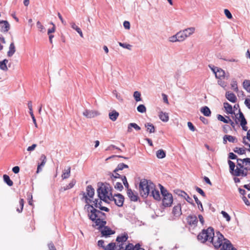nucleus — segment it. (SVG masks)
Segmentation results:
<instances>
[{"instance_id":"obj_1","label":"nucleus","mask_w":250,"mask_h":250,"mask_svg":"<svg viewBox=\"0 0 250 250\" xmlns=\"http://www.w3.org/2000/svg\"><path fill=\"white\" fill-rule=\"evenodd\" d=\"M83 197L85 198V202L86 204L84 208L87 212L89 219L95 223V225H93V227H97L99 229H102L106 224V222L105 221V214L90 205L89 203L91 202L92 200L88 199L84 193H83Z\"/></svg>"},{"instance_id":"obj_2","label":"nucleus","mask_w":250,"mask_h":250,"mask_svg":"<svg viewBox=\"0 0 250 250\" xmlns=\"http://www.w3.org/2000/svg\"><path fill=\"white\" fill-rule=\"evenodd\" d=\"M112 188L109 184L102 183L97 189L98 197L101 200L106 202L108 200H112L113 196L111 193Z\"/></svg>"},{"instance_id":"obj_3","label":"nucleus","mask_w":250,"mask_h":250,"mask_svg":"<svg viewBox=\"0 0 250 250\" xmlns=\"http://www.w3.org/2000/svg\"><path fill=\"white\" fill-rule=\"evenodd\" d=\"M154 185L146 179H142L139 184V190L140 194L143 197H146L153 189Z\"/></svg>"},{"instance_id":"obj_4","label":"nucleus","mask_w":250,"mask_h":250,"mask_svg":"<svg viewBox=\"0 0 250 250\" xmlns=\"http://www.w3.org/2000/svg\"><path fill=\"white\" fill-rule=\"evenodd\" d=\"M161 194L163 196V205L165 207H170L173 203V197L171 193L161 185L159 184Z\"/></svg>"},{"instance_id":"obj_5","label":"nucleus","mask_w":250,"mask_h":250,"mask_svg":"<svg viewBox=\"0 0 250 250\" xmlns=\"http://www.w3.org/2000/svg\"><path fill=\"white\" fill-rule=\"evenodd\" d=\"M214 235V229L212 228L209 227L207 229H204L200 233L198 236V239L202 243L210 240L212 236Z\"/></svg>"},{"instance_id":"obj_6","label":"nucleus","mask_w":250,"mask_h":250,"mask_svg":"<svg viewBox=\"0 0 250 250\" xmlns=\"http://www.w3.org/2000/svg\"><path fill=\"white\" fill-rule=\"evenodd\" d=\"M228 240H226L224 236L220 232H216V235L212 236L210 242L211 243L214 247L216 249H218L220 248L221 246H223L225 242H227ZM223 250V249L222 248Z\"/></svg>"},{"instance_id":"obj_7","label":"nucleus","mask_w":250,"mask_h":250,"mask_svg":"<svg viewBox=\"0 0 250 250\" xmlns=\"http://www.w3.org/2000/svg\"><path fill=\"white\" fill-rule=\"evenodd\" d=\"M242 159H237V166L234 172L232 173V175L235 176L245 177L248 175L246 171H244L243 168L245 163H243L240 160Z\"/></svg>"},{"instance_id":"obj_8","label":"nucleus","mask_w":250,"mask_h":250,"mask_svg":"<svg viewBox=\"0 0 250 250\" xmlns=\"http://www.w3.org/2000/svg\"><path fill=\"white\" fill-rule=\"evenodd\" d=\"M94 189L92 188V187L91 185L88 186L86 187V193L84 192H82L83 198L85 199V198L83 197V193H84L86 195L87 198L88 199L91 200V199L93 198L94 195Z\"/></svg>"},{"instance_id":"obj_9","label":"nucleus","mask_w":250,"mask_h":250,"mask_svg":"<svg viewBox=\"0 0 250 250\" xmlns=\"http://www.w3.org/2000/svg\"><path fill=\"white\" fill-rule=\"evenodd\" d=\"M84 116L87 118H92L97 116L100 114L99 112L96 110H90L85 109L83 113Z\"/></svg>"},{"instance_id":"obj_10","label":"nucleus","mask_w":250,"mask_h":250,"mask_svg":"<svg viewBox=\"0 0 250 250\" xmlns=\"http://www.w3.org/2000/svg\"><path fill=\"white\" fill-rule=\"evenodd\" d=\"M112 200L114 201L115 204L118 207H122L124 202V197L121 194L115 195L112 198Z\"/></svg>"},{"instance_id":"obj_11","label":"nucleus","mask_w":250,"mask_h":250,"mask_svg":"<svg viewBox=\"0 0 250 250\" xmlns=\"http://www.w3.org/2000/svg\"><path fill=\"white\" fill-rule=\"evenodd\" d=\"M102 200L100 199H95L93 201V203L94 205V208H99L101 210L105 211L106 212L109 211V209L108 208L104 207L102 206Z\"/></svg>"},{"instance_id":"obj_12","label":"nucleus","mask_w":250,"mask_h":250,"mask_svg":"<svg viewBox=\"0 0 250 250\" xmlns=\"http://www.w3.org/2000/svg\"><path fill=\"white\" fill-rule=\"evenodd\" d=\"M149 194L150 196H152L154 199L156 200L160 201L161 199V197L160 192L158 190H157L155 188V186L153 187V189H151L150 193Z\"/></svg>"},{"instance_id":"obj_13","label":"nucleus","mask_w":250,"mask_h":250,"mask_svg":"<svg viewBox=\"0 0 250 250\" xmlns=\"http://www.w3.org/2000/svg\"><path fill=\"white\" fill-rule=\"evenodd\" d=\"M103 227H104V229L101 230L102 236L108 237L114 233V231L111 230L109 228L105 226Z\"/></svg>"},{"instance_id":"obj_14","label":"nucleus","mask_w":250,"mask_h":250,"mask_svg":"<svg viewBox=\"0 0 250 250\" xmlns=\"http://www.w3.org/2000/svg\"><path fill=\"white\" fill-rule=\"evenodd\" d=\"M127 194L131 201L135 202L138 200V197L137 193L133 192L131 189L127 190Z\"/></svg>"},{"instance_id":"obj_15","label":"nucleus","mask_w":250,"mask_h":250,"mask_svg":"<svg viewBox=\"0 0 250 250\" xmlns=\"http://www.w3.org/2000/svg\"><path fill=\"white\" fill-rule=\"evenodd\" d=\"M226 98L230 102L234 103L236 102V97L234 94L230 91H227L226 93Z\"/></svg>"},{"instance_id":"obj_16","label":"nucleus","mask_w":250,"mask_h":250,"mask_svg":"<svg viewBox=\"0 0 250 250\" xmlns=\"http://www.w3.org/2000/svg\"><path fill=\"white\" fill-rule=\"evenodd\" d=\"M172 213L174 214V215L176 217L181 215V214H182V211L180 204H178L177 205L174 207L172 210Z\"/></svg>"},{"instance_id":"obj_17","label":"nucleus","mask_w":250,"mask_h":250,"mask_svg":"<svg viewBox=\"0 0 250 250\" xmlns=\"http://www.w3.org/2000/svg\"><path fill=\"white\" fill-rule=\"evenodd\" d=\"M187 221L190 225H195L198 222L197 217L195 215L188 216L187 218Z\"/></svg>"},{"instance_id":"obj_18","label":"nucleus","mask_w":250,"mask_h":250,"mask_svg":"<svg viewBox=\"0 0 250 250\" xmlns=\"http://www.w3.org/2000/svg\"><path fill=\"white\" fill-rule=\"evenodd\" d=\"M76 180L73 179L68 185H66L65 187H61V188H60V191H64L67 189L72 188L76 184Z\"/></svg>"},{"instance_id":"obj_19","label":"nucleus","mask_w":250,"mask_h":250,"mask_svg":"<svg viewBox=\"0 0 250 250\" xmlns=\"http://www.w3.org/2000/svg\"><path fill=\"white\" fill-rule=\"evenodd\" d=\"M184 33L186 35L187 38L189 37L192 35L195 31V28L194 27H191L187 28L184 30H183Z\"/></svg>"},{"instance_id":"obj_20","label":"nucleus","mask_w":250,"mask_h":250,"mask_svg":"<svg viewBox=\"0 0 250 250\" xmlns=\"http://www.w3.org/2000/svg\"><path fill=\"white\" fill-rule=\"evenodd\" d=\"M223 250H236L232 245L231 244L229 241H227L225 242L223 246Z\"/></svg>"},{"instance_id":"obj_21","label":"nucleus","mask_w":250,"mask_h":250,"mask_svg":"<svg viewBox=\"0 0 250 250\" xmlns=\"http://www.w3.org/2000/svg\"><path fill=\"white\" fill-rule=\"evenodd\" d=\"M128 239V235L127 234L125 233L121 235L118 236L116 238V241L118 243H123L125 242Z\"/></svg>"},{"instance_id":"obj_22","label":"nucleus","mask_w":250,"mask_h":250,"mask_svg":"<svg viewBox=\"0 0 250 250\" xmlns=\"http://www.w3.org/2000/svg\"><path fill=\"white\" fill-rule=\"evenodd\" d=\"M236 140V139L235 137L231 135H226L223 137V143L226 144L227 141H229V142L234 143Z\"/></svg>"},{"instance_id":"obj_23","label":"nucleus","mask_w":250,"mask_h":250,"mask_svg":"<svg viewBox=\"0 0 250 250\" xmlns=\"http://www.w3.org/2000/svg\"><path fill=\"white\" fill-rule=\"evenodd\" d=\"M215 77L216 78L218 79H221L222 78H225L226 76L224 70L218 68V69L215 72Z\"/></svg>"},{"instance_id":"obj_24","label":"nucleus","mask_w":250,"mask_h":250,"mask_svg":"<svg viewBox=\"0 0 250 250\" xmlns=\"http://www.w3.org/2000/svg\"><path fill=\"white\" fill-rule=\"evenodd\" d=\"M71 167H68L66 169H64L62 171V179H66L69 177L70 175Z\"/></svg>"},{"instance_id":"obj_25","label":"nucleus","mask_w":250,"mask_h":250,"mask_svg":"<svg viewBox=\"0 0 250 250\" xmlns=\"http://www.w3.org/2000/svg\"><path fill=\"white\" fill-rule=\"evenodd\" d=\"M132 128H134L136 130H140L141 129L140 127L136 123H132L128 124L127 127V132H131L132 131Z\"/></svg>"},{"instance_id":"obj_26","label":"nucleus","mask_w":250,"mask_h":250,"mask_svg":"<svg viewBox=\"0 0 250 250\" xmlns=\"http://www.w3.org/2000/svg\"><path fill=\"white\" fill-rule=\"evenodd\" d=\"M70 25H71V28L72 29H73L74 30H76L78 32V33L80 35L81 37H82V38L83 37V32H82L81 29H80V28H79L78 26L76 25V24H75V22H71L70 23Z\"/></svg>"},{"instance_id":"obj_27","label":"nucleus","mask_w":250,"mask_h":250,"mask_svg":"<svg viewBox=\"0 0 250 250\" xmlns=\"http://www.w3.org/2000/svg\"><path fill=\"white\" fill-rule=\"evenodd\" d=\"M200 111L205 116L209 117L211 115L210 110L207 106H205L202 107L200 109Z\"/></svg>"},{"instance_id":"obj_28","label":"nucleus","mask_w":250,"mask_h":250,"mask_svg":"<svg viewBox=\"0 0 250 250\" xmlns=\"http://www.w3.org/2000/svg\"><path fill=\"white\" fill-rule=\"evenodd\" d=\"M119 114L116 110H113L111 112L109 113V117L111 120L112 121H115L118 117L119 116Z\"/></svg>"},{"instance_id":"obj_29","label":"nucleus","mask_w":250,"mask_h":250,"mask_svg":"<svg viewBox=\"0 0 250 250\" xmlns=\"http://www.w3.org/2000/svg\"><path fill=\"white\" fill-rule=\"evenodd\" d=\"M159 117L160 119L164 122H167L169 120V117L167 113L166 112H163L162 111L160 112L159 114Z\"/></svg>"},{"instance_id":"obj_30","label":"nucleus","mask_w":250,"mask_h":250,"mask_svg":"<svg viewBox=\"0 0 250 250\" xmlns=\"http://www.w3.org/2000/svg\"><path fill=\"white\" fill-rule=\"evenodd\" d=\"M224 107L227 113L232 114L233 113L232 106L228 103L226 102L224 103Z\"/></svg>"},{"instance_id":"obj_31","label":"nucleus","mask_w":250,"mask_h":250,"mask_svg":"<svg viewBox=\"0 0 250 250\" xmlns=\"http://www.w3.org/2000/svg\"><path fill=\"white\" fill-rule=\"evenodd\" d=\"M16 51L15 46L13 42L10 43L9 51L7 52L8 57H11L15 53Z\"/></svg>"},{"instance_id":"obj_32","label":"nucleus","mask_w":250,"mask_h":250,"mask_svg":"<svg viewBox=\"0 0 250 250\" xmlns=\"http://www.w3.org/2000/svg\"><path fill=\"white\" fill-rule=\"evenodd\" d=\"M177 35L178 36V38L179 39V42H183L185 41L187 38L186 35L184 33L183 30L177 32Z\"/></svg>"},{"instance_id":"obj_33","label":"nucleus","mask_w":250,"mask_h":250,"mask_svg":"<svg viewBox=\"0 0 250 250\" xmlns=\"http://www.w3.org/2000/svg\"><path fill=\"white\" fill-rule=\"evenodd\" d=\"M8 61L7 59H4L2 61H0V68L5 71H6L8 70V68L6 65V63L8 62Z\"/></svg>"},{"instance_id":"obj_34","label":"nucleus","mask_w":250,"mask_h":250,"mask_svg":"<svg viewBox=\"0 0 250 250\" xmlns=\"http://www.w3.org/2000/svg\"><path fill=\"white\" fill-rule=\"evenodd\" d=\"M117 248L115 243H110L104 248V250H115Z\"/></svg>"},{"instance_id":"obj_35","label":"nucleus","mask_w":250,"mask_h":250,"mask_svg":"<svg viewBox=\"0 0 250 250\" xmlns=\"http://www.w3.org/2000/svg\"><path fill=\"white\" fill-rule=\"evenodd\" d=\"M145 126L147 128V130L150 133H154L155 131L154 125L151 123L146 124Z\"/></svg>"},{"instance_id":"obj_36","label":"nucleus","mask_w":250,"mask_h":250,"mask_svg":"<svg viewBox=\"0 0 250 250\" xmlns=\"http://www.w3.org/2000/svg\"><path fill=\"white\" fill-rule=\"evenodd\" d=\"M125 168H128V165L125 164L124 163L119 164L116 169L114 170V172L116 173V172L122 170Z\"/></svg>"},{"instance_id":"obj_37","label":"nucleus","mask_w":250,"mask_h":250,"mask_svg":"<svg viewBox=\"0 0 250 250\" xmlns=\"http://www.w3.org/2000/svg\"><path fill=\"white\" fill-rule=\"evenodd\" d=\"M244 88L249 93H250V81L246 80L243 83Z\"/></svg>"},{"instance_id":"obj_38","label":"nucleus","mask_w":250,"mask_h":250,"mask_svg":"<svg viewBox=\"0 0 250 250\" xmlns=\"http://www.w3.org/2000/svg\"><path fill=\"white\" fill-rule=\"evenodd\" d=\"M156 156L159 159H162L166 157V153L163 149H159L156 152Z\"/></svg>"},{"instance_id":"obj_39","label":"nucleus","mask_w":250,"mask_h":250,"mask_svg":"<svg viewBox=\"0 0 250 250\" xmlns=\"http://www.w3.org/2000/svg\"><path fill=\"white\" fill-rule=\"evenodd\" d=\"M4 182L9 186H12L13 184V182L10 180L9 176L5 174L3 176Z\"/></svg>"},{"instance_id":"obj_40","label":"nucleus","mask_w":250,"mask_h":250,"mask_svg":"<svg viewBox=\"0 0 250 250\" xmlns=\"http://www.w3.org/2000/svg\"><path fill=\"white\" fill-rule=\"evenodd\" d=\"M3 26L1 27V31L7 32L10 29V24L7 21H5Z\"/></svg>"},{"instance_id":"obj_41","label":"nucleus","mask_w":250,"mask_h":250,"mask_svg":"<svg viewBox=\"0 0 250 250\" xmlns=\"http://www.w3.org/2000/svg\"><path fill=\"white\" fill-rule=\"evenodd\" d=\"M238 120L240 122V124L242 123L243 125H244L245 122H247L243 114L240 110L239 111V117L238 118Z\"/></svg>"},{"instance_id":"obj_42","label":"nucleus","mask_w":250,"mask_h":250,"mask_svg":"<svg viewBox=\"0 0 250 250\" xmlns=\"http://www.w3.org/2000/svg\"><path fill=\"white\" fill-rule=\"evenodd\" d=\"M141 93L138 91H136L134 92L133 97L136 102H139L142 100L141 98Z\"/></svg>"},{"instance_id":"obj_43","label":"nucleus","mask_w":250,"mask_h":250,"mask_svg":"<svg viewBox=\"0 0 250 250\" xmlns=\"http://www.w3.org/2000/svg\"><path fill=\"white\" fill-rule=\"evenodd\" d=\"M228 164L229 165V170L230 172L232 174V173L234 172L235 171V164L231 161L229 160L228 161Z\"/></svg>"},{"instance_id":"obj_44","label":"nucleus","mask_w":250,"mask_h":250,"mask_svg":"<svg viewBox=\"0 0 250 250\" xmlns=\"http://www.w3.org/2000/svg\"><path fill=\"white\" fill-rule=\"evenodd\" d=\"M193 198H194L196 204L198 205L199 209L201 211H203L204 209H203V207L201 202L198 200L197 197L196 195H194Z\"/></svg>"},{"instance_id":"obj_45","label":"nucleus","mask_w":250,"mask_h":250,"mask_svg":"<svg viewBox=\"0 0 250 250\" xmlns=\"http://www.w3.org/2000/svg\"><path fill=\"white\" fill-rule=\"evenodd\" d=\"M168 41H169V42H179L177 34L170 37L168 38Z\"/></svg>"},{"instance_id":"obj_46","label":"nucleus","mask_w":250,"mask_h":250,"mask_svg":"<svg viewBox=\"0 0 250 250\" xmlns=\"http://www.w3.org/2000/svg\"><path fill=\"white\" fill-rule=\"evenodd\" d=\"M231 87L234 91H238V87L237 82L235 80H232L231 82Z\"/></svg>"},{"instance_id":"obj_47","label":"nucleus","mask_w":250,"mask_h":250,"mask_svg":"<svg viewBox=\"0 0 250 250\" xmlns=\"http://www.w3.org/2000/svg\"><path fill=\"white\" fill-rule=\"evenodd\" d=\"M233 151L235 152L238 153V154H243L245 153V149H243L242 148H240L238 147H236L233 149Z\"/></svg>"},{"instance_id":"obj_48","label":"nucleus","mask_w":250,"mask_h":250,"mask_svg":"<svg viewBox=\"0 0 250 250\" xmlns=\"http://www.w3.org/2000/svg\"><path fill=\"white\" fill-rule=\"evenodd\" d=\"M19 204H20V208H17V211L18 212L21 213L22 211L23 206H24V200H23V199H20V202H19Z\"/></svg>"},{"instance_id":"obj_49","label":"nucleus","mask_w":250,"mask_h":250,"mask_svg":"<svg viewBox=\"0 0 250 250\" xmlns=\"http://www.w3.org/2000/svg\"><path fill=\"white\" fill-rule=\"evenodd\" d=\"M137 109L140 113H145L146 111V108L144 104H140L138 106Z\"/></svg>"},{"instance_id":"obj_50","label":"nucleus","mask_w":250,"mask_h":250,"mask_svg":"<svg viewBox=\"0 0 250 250\" xmlns=\"http://www.w3.org/2000/svg\"><path fill=\"white\" fill-rule=\"evenodd\" d=\"M121 179L123 181V183L125 188H127V190L129 189V184L127 181L126 177L125 176H122L121 177Z\"/></svg>"},{"instance_id":"obj_51","label":"nucleus","mask_w":250,"mask_h":250,"mask_svg":"<svg viewBox=\"0 0 250 250\" xmlns=\"http://www.w3.org/2000/svg\"><path fill=\"white\" fill-rule=\"evenodd\" d=\"M37 27L41 32L43 33L45 32V28L40 21L37 22Z\"/></svg>"},{"instance_id":"obj_52","label":"nucleus","mask_w":250,"mask_h":250,"mask_svg":"<svg viewBox=\"0 0 250 250\" xmlns=\"http://www.w3.org/2000/svg\"><path fill=\"white\" fill-rule=\"evenodd\" d=\"M40 160L42 161V162L39 165L42 167L45 165V164L46 162V156L44 154H42L41 156Z\"/></svg>"},{"instance_id":"obj_53","label":"nucleus","mask_w":250,"mask_h":250,"mask_svg":"<svg viewBox=\"0 0 250 250\" xmlns=\"http://www.w3.org/2000/svg\"><path fill=\"white\" fill-rule=\"evenodd\" d=\"M119 44L120 46L124 48H126V49H127L128 50H131V47L132 46L129 44H126V43H122V42H119Z\"/></svg>"},{"instance_id":"obj_54","label":"nucleus","mask_w":250,"mask_h":250,"mask_svg":"<svg viewBox=\"0 0 250 250\" xmlns=\"http://www.w3.org/2000/svg\"><path fill=\"white\" fill-rule=\"evenodd\" d=\"M221 214H222L223 217L225 218L228 222H229L230 220V216L226 211H222Z\"/></svg>"},{"instance_id":"obj_55","label":"nucleus","mask_w":250,"mask_h":250,"mask_svg":"<svg viewBox=\"0 0 250 250\" xmlns=\"http://www.w3.org/2000/svg\"><path fill=\"white\" fill-rule=\"evenodd\" d=\"M217 119L218 120L221 121L225 123H229V119H227L225 118L223 116L219 114L217 115Z\"/></svg>"},{"instance_id":"obj_56","label":"nucleus","mask_w":250,"mask_h":250,"mask_svg":"<svg viewBox=\"0 0 250 250\" xmlns=\"http://www.w3.org/2000/svg\"><path fill=\"white\" fill-rule=\"evenodd\" d=\"M114 188L119 191H122L124 188L122 184L120 182H117L114 186Z\"/></svg>"},{"instance_id":"obj_57","label":"nucleus","mask_w":250,"mask_h":250,"mask_svg":"<svg viewBox=\"0 0 250 250\" xmlns=\"http://www.w3.org/2000/svg\"><path fill=\"white\" fill-rule=\"evenodd\" d=\"M224 13L226 15V16L229 19H232V15L231 14V13L230 12V11L227 9H225L224 10Z\"/></svg>"},{"instance_id":"obj_58","label":"nucleus","mask_w":250,"mask_h":250,"mask_svg":"<svg viewBox=\"0 0 250 250\" xmlns=\"http://www.w3.org/2000/svg\"><path fill=\"white\" fill-rule=\"evenodd\" d=\"M135 246H134V245L132 244L129 243L126 246L124 250H135Z\"/></svg>"},{"instance_id":"obj_59","label":"nucleus","mask_w":250,"mask_h":250,"mask_svg":"<svg viewBox=\"0 0 250 250\" xmlns=\"http://www.w3.org/2000/svg\"><path fill=\"white\" fill-rule=\"evenodd\" d=\"M244 103L246 106L250 109V96L245 99Z\"/></svg>"},{"instance_id":"obj_60","label":"nucleus","mask_w":250,"mask_h":250,"mask_svg":"<svg viewBox=\"0 0 250 250\" xmlns=\"http://www.w3.org/2000/svg\"><path fill=\"white\" fill-rule=\"evenodd\" d=\"M195 189H196V190L199 193H200L202 196H203V197L206 196V194H205V192L201 188L197 187H196Z\"/></svg>"},{"instance_id":"obj_61","label":"nucleus","mask_w":250,"mask_h":250,"mask_svg":"<svg viewBox=\"0 0 250 250\" xmlns=\"http://www.w3.org/2000/svg\"><path fill=\"white\" fill-rule=\"evenodd\" d=\"M113 94L116 96V98L120 101H123V99L120 95L118 94L116 90L113 92Z\"/></svg>"},{"instance_id":"obj_62","label":"nucleus","mask_w":250,"mask_h":250,"mask_svg":"<svg viewBox=\"0 0 250 250\" xmlns=\"http://www.w3.org/2000/svg\"><path fill=\"white\" fill-rule=\"evenodd\" d=\"M124 27L126 29H129L130 27V23L128 21H125L123 23Z\"/></svg>"},{"instance_id":"obj_63","label":"nucleus","mask_w":250,"mask_h":250,"mask_svg":"<svg viewBox=\"0 0 250 250\" xmlns=\"http://www.w3.org/2000/svg\"><path fill=\"white\" fill-rule=\"evenodd\" d=\"M188 128H189V129L191 130V131H194L195 130V127L194 126V125L191 122H188Z\"/></svg>"},{"instance_id":"obj_64","label":"nucleus","mask_w":250,"mask_h":250,"mask_svg":"<svg viewBox=\"0 0 250 250\" xmlns=\"http://www.w3.org/2000/svg\"><path fill=\"white\" fill-rule=\"evenodd\" d=\"M243 163H245V166H247L248 164H250V158H247L243 159V160H240Z\"/></svg>"}]
</instances>
